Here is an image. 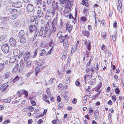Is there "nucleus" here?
<instances>
[{
  "label": "nucleus",
  "mask_w": 124,
  "mask_h": 124,
  "mask_svg": "<svg viewBox=\"0 0 124 124\" xmlns=\"http://www.w3.org/2000/svg\"><path fill=\"white\" fill-rule=\"evenodd\" d=\"M1 48L3 51L5 53H8L9 51V47L7 44L3 45L1 46Z\"/></svg>",
  "instance_id": "obj_1"
},
{
  "label": "nucleus",
  "mask_w": 124,
  "mask_h": 124,
  "mask_svg": "<svg viewBox=\"0 0 124 124\" xmlns=\"http://www.w3.org/2000/svg\"><path fill=\"white\" fill-rule=\"evenodd\" d=\"M36 26L35 25L31 24L29 26V31L30 33L34 32L37 30Z\"/></svg>",
  "instance_id": "obj_2"
},
{
  "label": "nucleus",
  "mask_w": 124,
  "mask_h": 124,
  "mask_svg": "<svg viewBox=\"0 0 124 124\" xmlns=\"http://www.w3.org/2000/svg\"><path fill=\"white\" fill-rule=\"evenodd\" d=\"M52 13L49 11H47L45 16V19L49 21L50 22L51 20V15Z\"/></svg>",
  "instance_id": "obj_3"
},
{
  "label": "nucleus",
  "mask_w": 124,
  "mask_h": 124,
  "mask_svg": "<svg viewBox=\"0 0 124 124\" xmlns=\"http://www.w3.org/2000/svg\"><path fill=\"white\" fill-rule=\"evenodd\" d=\"M9 43L12 46H15L16 44V42L13 38H10L9 40Z\"/></svg>",
  "instance_id": "obj_4"
},
{
  "label": "nucleus",
  "mask_w": 124,
  "mask_h": 124,
  "mask_svg": "<svg viewBox=\"0 0 124 124\" xmlns=\"http://www.w3.org/2000/svg\"><path fill=\"white\" fill-rule=\"evenodd\" d=\"M54 21V20L52 22V28H51L50 26H49V29H50V30H51L50 33H51L52 31L53 32H54L56 30V27L55 26V22Z\"/></svg>",
  "instance_id": "obj_5"
},
{
  "label": "nucleus",
  "mask_w": 124,
  "mask_h": 124,
  "mask_svg": "<svg viewBox=\"0 0 124 124\" xmlns=\"http://www.w3.org/2000/svg\"><path fill=\"white\" fill-rule=\"evenodd\" d=\"M13 7L16 8H20L22 7V4L20 2H16L12 4Z\"/></svg>",
  "instance_id": "obj_6"
},
{
  "label": "nucleus",
  "mask_w": 124,
  "mask_h": 124,
  "mask_svg": "<svg viewBox=\"0 0 124 124\" xmlns=\"http://www.w3.org/2000/svg\"><path fill=\"white\" fill-rule=\"evenodd\" d=\"M90 31L87 30H83L82 31L81 34L84 36L88 37L90 34Z\"/></svg>",
  "instance_id": "obj_7"
},
{
  "label": "nucleus",
  "mask_w": 124,
  "mask_h": 124,
  "mask_svg": "<svg viewBox=\"0 0 124 124\" xmlns=\"http://www.w3.org/2000/svg\"><path fill=\"white\" fill-rule=\"evenodd\" d=\"M27 10L29 12H31L33 9V6L31 4H28L27 7Z\"/></svg>",
  "instance_id": "obj_8"
},
{
  "label": "nucleus",
  "mask_w": 124,
  "mask_h": 124,
  "mask_svg": "<svg viewBox=\"0 0 124 124\" xmlns=\"http://www.w3.org/2000/svg\"><path fill=\"white\" fill-rule=\"evenodd\" d=\"M20 51L17 49H15L13 51V54L15 56H17L20 54Z\"/></svg>",
  "instance_id": "obj_9"
},
{
  "label": "nucleus",
  "mask_w": 124,
  "mask_h": 124,
  "mask_svg": "<svg viewBox=\"0 0 124 124\" xmlns=\"http://www.w3.org/2000/svg\"><path fill=\"white\" fill-rule=\"evenodd\" d=\"M102 85L101 82H100V83H99L98 85H97L95 88L96 91L97 92L100 93L101 91V90L99 91L100 89L101 88Z\"/></svg>",
  "instance_id": "obj_10"
},
{
  "label": "nucleus",
  "mask_w": 124,
  "mask_h": 124,
  "mask_svg": "<svg viewBox=\"0 0 124 124\" xmlns=\"http://www.w3.org/2000/svg\"><path fill=\"white\" fill-rule=\"evenodd\" d=\"M64 15L66 17H69V18L70 19H71V17H72L74 19V17H73L70 14H69V12L68 11H65L64 12Z\"/></svg>",
  "instance_id": "obj_11"
},
{
  "label": "nucleus",
  "mask_w": 124,
  "mask_h": 124,
  "mask_svg": "<svg viewBox=\"0 0 124 124\" xmlns=\"http://www.w3.org/2000/svg\"><path fill=\"white\" fill-rule=\"evenodd\" d=\"M63 45L64 46L66 50H67L68 48L69 44L68 41H65V42H63Z\"/></svg>",
  "instance_id": "obj_12"
},
{
  "label": "nucleus",
  "mask_w": 124,
  "mask_h": 124,
  "mask_svg": "<svg viewBox=\"0 0 124 124\" xmlns=\"http://www.w3.org/2000/svg\"><path fill=\"white\" fill-rule=\"evenodd\" d=\"M4 75L5 78L7 79L10 77L11 76V74L10 72H8L5 74Z\"/></svg>",
  "instance_id": "obj_13"
},
{
  "label": "nucleus",
  "mask_w": 124,
  "mask_h": 124,
  "mask_svg": "<svg viewBox=\"0 0 124 124\" xmlns=\"http://www.w3.org/2000/svg\"><path fill=\"white\" fill-rule=\"evenodd\" d=\"M24 35V31L23 30L19 32L18 36L20 38L23 37Z\"/></svg>",
  "instance_id": "obj_14"
},
{
  "label": "nucleus",
  "mask_w": 124,
  "mask_h": 124,
  "mask_svg": "<svg viewBox=\"0 0 124 124\" xmlns=\"http://www.w3.org/2000/svg\"><path fill=\"white\" fill-rule=\"evenodd\" d=\"M59 40L60 42H65L64 38L63 36H61L59 38Z\"/></svg>",
  "instance_id": "obj_15"
},
{
  "label": "nucleus",
  "mask_w": 124,
  "mask_h": 124,
  "mask_svg": "<svg viewBox=\"0 0 124 124\" xmlns=\"http://www.w3.org/2000/svg\"><path fill=\"white\" fill-rule=\"evenodd\" d=\"M95 79H93L90 81L88 82L89 84H90L91 85H94L95 83Z\"/></svg>",
  "instance_id": "obj_16"
},
{
  "label": "nucleus",
  "mask_w": 124,
  "mask_h": 124,
  "mask_svg": "<svg viewBox=\"0 0 124 124\" xmlns=\"http://www.w3.org/2000/svg\"><path fill=\"white\" fill-rule=\"evenodd\" d=\"M1 20L5 22H7L9 21V18L8 17H1Z\"/></svg>",
  "instance_id": "obj_17"
},
{
  "label": "nucleus",
  "mask_w": 124,
  "mask_h": 124,
  "mask_svg": "<svg viewBox=\"0 0 124 124\" xmlns=\"http://www.w3.org/2000/svg\"><path fill=\"white\" fill-rule=\"evenodd\" d=\"M37 14L38 15L39 17L40 18L42 16L43 12L40 10H38V11L37 12Z\"/></svg>",
  "instance_id": "obj_18"
},
{
  "label": "nucleus",
  "mask_w": 124,
  "mask_h": 124,
  "mask_svg": "<svg viewBox=\"0 0 124 124\" xmlns=\"http://www.w3.org/2000/svg\"><path fill=\"white\" fill-rule=\"evenodd\" d=\"M20 42L22 44H24L26 42V39L24 38H21Z\"/></svg>",
  "instance_id": "obj_19"
},
{
  "label": "nucleus",
  "mask_w": 124,
  "mask_h": 124,
  "mask_svg": "<svg viewBox=\"0 0 124 124\" xmlns=\"http://www.w3.org/2000/svg\"><path fill=\"white\" fill-rule=\"evenodd\" d=\"M13 26L16 27L19 26V23L18 22L14 21L12 22Z\"/></svg>",
  "instance_id": "obj_20"
},
{
  "label": "nucleus",
  "mask_w": 124,
  "mask_h": 124,
  "mask_svg": "<svg viewBox=\"0 0 124 124\" xmlns=\"http://www.w3.org/2000/svg\"><path fill=\"white\" fill-rule=\"evenodd\" d=\"M67 28L68 29V30L69 32L71 31L72 30V25H71V24H68L67 25Z\"/></svg>",
  "instance_id": "obj_21"
},
{
  "label": "nucleus",
  "mask_w": 124,
  "mask_h": 124,
  "mask_svg": "<svg viewBox=\"0 0 124 124\" xmlns=\"http://www.w3.org/2000/svg\"><path fill=\"white\" fill-rule=\"evenodd\" d=\"M42 2V0H36L35 1V2L36 3V4L39 6L41 5Z\"/></svg>",
  "instance_id": "obj_22"
},
{
  "label": "nucleus",
  "mask_w": 124,
  "mask_h": 124,
  "mask_svg": "<svg viewBox=\"0 0 124 124\" xmlns=\"http://www.w3.org/2000/svg\"><path fill=\"white\" fill-rule=\"evenodd\" d=\"M4 63H0V72L1 71L4 67Z\"/></svg>",
  "instance_id": "obj_23"
},
{
  "label": "nucleus",
  "mask_w": 124,
  "mask_h": 124,
  "mask_svg": "<svg viewBox=\"0 0 124 124\" xmlns=\"http://www.w3.org/2000/svg\"><path fill=\"white\" fill-rule=\"evenodd\" d=\"M20 79V78L18 76H16L13 79V82L15 83L16 82L18 81Z\"/></svg>",
  "instance_id": "obj_24"
},
{
  "label": "nucleus",
  "mask_w": 124,
  "mask_h": 124,
  "mask_svg": "<svg viewBox=\"0 0 124 124\" xmlns=\"http://www.w3.org/2000/svg\"><path fill=\"white\" fill-rule=\"evenodd\" d=\"M87 96H90V95H89V96L88 95H86L84 96L83 98V102L84 103L86 102L87 101Z\"/></svg>",
  "instance_id": "obj_25"
},
{
  "label": "nucleus",
  "mask_w": 124,
  "mask_h": 124,
  "mask_svg": "<svg viewBox=\"0 0 124 124\" xmlns=\"http://www.w3.org/2000/svg\"><path fill=\"white\" fill-rule=\"evenodd\" d=\"M70 2L69 1V2H67L65 4V7L67 8H69L70 7Z\"/></svg>",
  "instance_id": "obj_26"
},
{
  "label": "nucleus",
  "mask_w": 124,
  "mask_h": 124,
  "mask_svg": "<svg viewBox=\"0 0 124 124\" xmlns=\"http://www.w3.org/2000/svg\"><path fill=\"white\" fill-rule=\"evenodd\" d=\"M22 93H24L25 94V96H26V97H27L28 96V92L24 90L23 89L22 91Z\"/></svg>",
  "instance_id": "obj_27"
},
{
  "label": "nucleus",
  "mask_w": 124,
  "mask_h": 124,
  "mask_svg": "<svg viewBox=\"0 0 124 124\" xmlns=\"http://www.w3.org/2000/svg\"><path fill=\"white\" fill-rule=\"evenodd\" d=\"M43 64V62L41 61H39L38 63V65L39 67H40Z\"/></svg>",
  "instance_id": "obj_28"
},
{
  "label": "nucleus",
  "mask_w": 124,
  "mask_h": 124,
  "mask_svg": "<svg viewBox=\"0 0 124 124\" xmlns=\"http://www.w3.org/2000/svg\"><path fill=\"white\" fill-rule=\"evenodd\" d=\"M11 13L12 14H17V10L15 9H13L11 11Z\"/></svg>",
  "instance_id": "obj_29"
},
{
  "label": "nucleus",
  "mask_w": 124,
  "mask_h": 124,
  "mask_svg": "<svg viewBox=\"0 0 124 124\" xmlns=\"http://www.w3.org/2000/svg\"><path fill=\"white\" fill-rule=\"evenodd\" d=\"M16 59L15 58H11L9 61V62L10 63H12L15 61Z\"/></svg>",
  "instance_id": "obj_30"
},
{
  "label": "nucleus",
  "mask_w": 124,
  "mask_h": 124,
  "mask_svg": "<svg viewBox=\"0 0 124 124\" xmlns=\"http://www.w3.org/2000/svg\"><path fill=\"white\" fill-rule=\"evenodd\" d=\"M46 51L44 50H42L41 52L39 53V55L41 56H43L45 55Z\"/></svg>",
  "instance_id": "obj_31"
},
{
  "label": "nucleus",
  "mask_w": 124,
  "mask_h": 124,
  "mask_svg": "<svg viewBox=\"0 0 124 124\" xmlns=\"http://www.w3.org/2000/svg\"><path fill=\"white\" fill-rule=\"evenodd\" d=\"M55 78H51L48 81V84L50 85L53 83V81L55 80Z\"/></svg>",
  "instance_id": "obj_32"
},
{
  "label": "nucleus",
  "mask_w": 124,
  "mask_h": 124,
  "mask_svg": "<svg viewBox=\"0 0 124 124\" xmlns=\"http://www.w3.org/2000/svg\"><path fill=\"white\" fill-rule=\"evenodd\" d=\"M86 48H87L89 51H90V50L91 49L90 42H89L88 44H87Z\"/></svg>",
  "instance_id": "obj_33"
},
{
  "label": "nucleus",
  "mask_w": 124,
  "mask_h": 124,
  "mask_svg": "<svg viewBox=\"0 0 124 124\" xmlns=\"http://www.w3.org/2000/svg\"><path fill=\"white\" fill-rule=\"evenodd\" d=\"M17 16V14H15L13 15L11 17L12 19L14 20L16 18Z\"/></svg>",
  "instance_id": "obj_34"
},
{
  "label": "nucleus",
  "mask_w": 124,
  "mask_h": 124,
  "mask_svg": "<svg viewBox=\"0 0 124 124\" xmlns=\"http://www.w3.org/2000/svg\"><path fill=\"white\" fill-rule=\"evenodd\" d=\"M30 54V53L29 52L26 53H25V57L27 59H28L29 57V55Z\"/></svg>",
  "instance_id": "obj_35"
},
{
  "label": "nucleus",
  "mask_w": 124,
  "mask_h": 124,
  "mask_svg": "<svg viewBox=\"0 0 124 124\" xmlns=\"http://www.w3.org/2000/svg\"><path fill=\"white\" fill-rule=\"evenodd\" d=\"M31 61L29 60L27 61L26 62V66H29L31 65Z\"/></svg>",
  "instance_id": "obj_36"
},
{
  "label": "nucleus",
  "mask_w": 124,
  "mask_h": 124,
  "mask_svg": "<svg viewBox=\"0 0 124 124\" xmlns=\"http://www.w3.org/2000/svg\"><path fill=\"white\" fill-rule=\"evenodd\" d=\"M3 101L5 102H9L11 101V99H6L3 100Z\"/></svg>",
  "instance_id": "obj_37"
},
{
  "label": "nucleus",
  "mask_w": 124,
  "mask_h": 124,
  "mask_svg": "<svg viewBox=\"0 0 124 124\" xmlns=\"http://www.w3.org/2000/svg\"><path fill=\"white\" fill-rule=\"evenodd\" d=\"M115 92L117 94H118L120 92V90L119 88L117 87L115 90Z\"/></svg>",
  "instance_id": "obj_38"
},
{
  "label": "nucleus",
  "mask_w": 124,
  "mask_h": 124,
  "mask_svg": "<svg viewBox=\"0 0 124 124\" xmlns=\"http://www.w3.org/2000/svg\"><path fill=\"white\" fill-rule=\"evenodd\" d=\"M47 98V97L46 95V94H44L43 95V99L44 101H45L46 100V99Z\"/></svg>",
  "instance_id": "obj_39"
},
{
  "label": "nucleus",
  "mask_w": 124,
  "mask_h": 124,
  "mask_svg": "<svg viewBox=\"0 0 124 124\" xmlns=\"http://www.w3.org/2000/svg\"><path fill=\"white\" fill-rule=\"evenodd\" d=\"M91 58H92V57H91ZM93 59H91V58L90 60V61L88 62L86 65V67H88L90 65V63H91V61H92V60Z\"/></svg>",
  "instance_id": "obj_40"
},
{
  "label": "nucleus",
  "mask_w": 124,
  "mask_h": 124,
  "mask_svg": "<svg viewBox=\"0 0 124 124\" xmlns=\"http://www.w3.org/2000/svg\"><path fill=\"white\" fill-rule=\"evenodd\" d=\"M34 109V108L33 107L30 106L29 107V111L30 112H32L33 111Z\"/></svg>",
  "instance_id": "obj_41"
},
{
  "label": "nucleus",
  "mask_w": 124,
  "mask_h": 124,
  "mask_svg": "<svg viewBox=\"0 0 124 124\" xmlns=\"http://www.w3.org/2000/svg\"><path fill=\"white\" fill-rule=\"evenodd\" d=\"M53 47H52L51 48V49H50V50L48 51V54H50L53 51Z\"/></svg>",
  "instance_id": "obj_42"
},
{
  "label": "nucleus",
  "mask_w": 124,
  "mask_h": 124,
  "mask_svg": "<svg viewBox=\"0 0 124 124\" xmlns=\"http://www.w3.org/2000/svg\"><path fill=\"white\" fill-rule=\"evenodd\" d=\"M6 38V36L4 35H2L0 37V41Z\"/></svg>",
  "instance_id": "obj_43"
},
{
  "label": "nucleus",
  "mask_w": 124,
  "mask_h": 124,
  "mask_svg": "<svg viewBox=\"0 0 124 124\" xmlns=\"http://www.w3.org/2000/svg\"><path fill=\"white\" fill-rule=\"evenodd\" d=\"M76 50V48L75 47H73L71 51V53L72 54H73L74 52Z\"/></svg>",
  "instance_id": "obj_44"
},
{
  "label": "nucleus",
  "mask_w": 124,
  "mask_h": 124,
  "mask_svg": "<svg viewBox=\"0 0 124 124\" xmlns=\"http://www.w3.org/2000/svg\"><path fill=\"white\" fill-rule=\"evenodd\" d=\"M66 80L65 83L66 84H68L70 82V79L68 78L66 79Z\"/></svg>",
  "instance_id": "obj_45"
},
{
  "label": "nucleus",
  "mask_w": 124,
  "mask_h": 124,
  "mask_svg": "<svg viewBox=\"0 0 124 124\" xmlns=\"http://www.w3.org/2000/svg\"><path fill=\"white\" fill-rule=\"evenodd\" d=\"M10 120H7L5 121L3 123L4 124H6L8 123H10Z\"/></svg>",
  "instance_id": "obj_46"
},
{
  "label": "nucleus",
  "mask_w": 124,
  "mask_h": 124,
  "mask_svg": "<svg viewBox=\"0 0 124 124\" xmlns=\"http://www.w3.org/2000/svg\"><path fill=\"white\" fill-rule=\"evenodd\" d=\"M112 98L114 101H115L116 99V97L115 95H113L112 97Z\"/></svg>",
  "instance_id": "obj_47"
},
{
  "label": "nucleus",
  "mask_w": 124,
  "mask_h": 124,
  "mask_svg": "<svg viewBox=\"0 0 124 124\" xmlns=\"http://www.w3.org/2000/svg\"><path fill=\"white\" fill-rule=\"evenodd\" d=\"M90 53V52H88L87 51H86V52L85 54L86 55V56H85V57L86 58L88 57L89 56V54Z\"/></svg>",
  "instance_id": "obj_48"
},
{
  "label": "nucleus",
  "mask_w": 124,
  "mask_h": 124,
  "mask_svg": "<svg viewBox=\"0 0 124 124\" xmlns=\"http://www.w3.org/2000/svg\"><path fill=\"white\" fill-rule=\"evenodd\" d=\"M46 92L47 94L49 95H50V90L49 88H47L46 89Z\"/></svg>",
  "instance_id": "obj_49"
},
{
  "label": "nucleus",
  "mask_w": 124,
  "mask_h": 124,
  "mask_svg": "<svg viewBox=\"0 0 124 124\" xmlns=\"http://www.w3.org/2000/svg\"><path fill=\"white\" fill-rule=\"evenodd\" d=\"M52 4V6L53 7H54V8L55 7V6H56L55 2L54 0L53 1Z\"/></svg>",
  "instance_id": "obj_50"
},
{
  "label": "nucleus",
  "mask_w": 124,
  "mask_h": 124,
  "mask_svg": "<svg viewBox=\"0 0 124 124\" xmlns=\"http://www.w3.org/2000/svg\"><path fill=\"white\" fill-rule=\"evenodd\" d=\"M58 13H56V17L54 19V20H55V21L56 22V20L58 19Z\"/></svg>",
  "instance_id": "obj_51"
},
{
  "label": "nucleus",
  "mask_w": 124,
  "mask_h": 124,
  "mask_svg": "<svg viewBox=\"0 0 124 124\" xmlns=\"http://www.w3.org/2000/svg\"><path fill=\"white\" fill-rule=\"evenodd\" d=\"M114 24H113V26L114 27H116L117 26V23L116 21H114Z\"/></svg>",
  "instance_id": "obj_52"
},
{
  "label": "nucleus",
  "mask_w": 124,
  "mask_h": 124,
  "mask_svg": "<svg viewBox=\"0 0 124 124\" xmlns=\"http://www.w3.org/2000/svg\"><path fill=\"white\" fill-rule=\"evenodd\" d=\"M32 73V72H31L26 74L25 76V77L26 78H28Z\"/></svg>",
  "instance_id": "obj_53"
},
{
  "label": "nucleus",
  "mask_w": 124,
  "mask_h": 124,
  "mask_svg": "<svg viewBox=\"0 0 124 124\" xmlns=\"http://www.w3.org/2000/svg\"><path fill=\"white\" fill-rule=\"evenodd\" d=\"M81 20L83 22H85L86 20V18L85 17L83 16L81 17Z\"/></svg>",
  "instance_id": "obj_54"
},
{
  "label": "nucleus",
  "mask_w": 124,
  "mask_h": 124,
  "mask_svg": "<svg viewBox=\"0 0 124 124\" xmlns=\"http://www.w3.org/2000/svg\"><path fill=\"white\" fill-rule=\"evenodd\" d=\"M77 100L76 98H74L72 101L73 103L75 104L77 103Z\"/></svg>",
  "instance_id": "obj_55"
},
{
  "label": "nucleus",
  "mask_w": 124,
  "mask_h": 124,
  "mask_svg": "<svg viewBox=\"0 0 124 124\" xmlns=\"http://www.w3.org/2000/svg\"><path fill=\"white\" fill-rule=\"evenodd\" d=\"M45 30H44V32L45 33L44 34V36L46 35V34L47 33V32H48V29H46V28H45Z\"/></svg>",
  "instance_id": "obj_56"
},
{
  "label": "nucleus",
  "mask_w": 124,
  "mask_h": 124,
  "mask_svg": "<svg viewBox=\"0 0 124 124\" xmlns=\"http://www.w3.org/2000/svg\"><path fill=\"white\" fill-rule=\"evenodd\" d=\"M69 0H63L62 2V4H64L65 3H67L68 2H69Z\"/></svg>",
  "instance_id": "obj_57"
},
{
  "label": "nucleus",
  "mask_w": 124,
  "mask_h": 124,
  "mask_svg": "<svg viewBox=\"0 0 124 124\" xmlns=\"http://www.w3.org/2000/svg\"><path fill=\"white\" fill-rule=\"evenodd\" d=\"M119 5L118 6H117V9L119 10V11L120 12V9L121 8V6H120V3H119Z\"/></svg>",
  "instance_id": "obj_58"
},
{
  "label": "nucleus",
  "mask_w": 124,
  "mask_h": 124,
  "mask_svg": "<svg viewBox=\"0 0 124 124\" xmlns=\"http://www.w3.org/2000/svg\"><path fill=\"white\" fill-rule=\"evenodd\" d=\"M89 112L90 114L93 111L92 109L91 108H89Z\"/></svg>",
  "instance_id": "obj_59"
},
{
  "label": "nucleus",
  "mask_w": 124,
  "mask_h": 124,
  "mask_svg": "<svg viewBox=\"0 0 124 124\" xmlns=\"http://www.w3.org/2000/svg\"><path fill=\"white\" fill-rule=\"evenodd\" d=\"M5 84V86L4 87V88L5 90L8 87L9 85L6 84Z\"/></svg>",
  "instance_id": "obj_60"
},
{
  "label": "nucleus",
  "mask_w": 124,
  "mask_h": 124,
  "mask_svg": "<svg viewBox=\"0 0 124 124\" xmlns=\"http://www.w3.org/2000/svg\"><path fill=\"white\" fill-rule=\"evenodd\" d=\"M35 19V18L33 17L32 16L31 17V22H33L34 21Z\"/></svg>",
  "instance_id": "obj_61"
},
{
  "label": "nucleus",
  "mask_w": 124,
  "mask_h": 124,
  "mask_svg": "<svg viewBox=\"0 0 124 124\" xmlns=\"http://www.w3.org/2000/svg\"><path fill=\"white\" fill-rule=\"evenodd\" d=\"M57 100L58 101L60 102L61 101V98L60 96H58L57 97Z\"/></svg>",
  "instance_id": "obj_62"
},
{
  "label": "nucleus",
  "mask_w": 124,
  "mask_h": 124,
  "mask_svg": "<svg viewBox=\"0 0 124 124\" xmlns=\"http://www.w3.org/2000/svg\"><path fill=\"white\" fill-rule=\"evenodd\" d=\"M43 122V121L41 119L39 120L38 121L37 123L38 124H39Z\"/></svg>",
  "instance_id": "obj_63"
},
{
  "label": "nucleus",
  "mask_w": 124,
  "mask_h": 124,
  "mask_svg": "<svg viewBox=\"0 0 124 124\" xmlns=\"http://www.w3.org/2000/svg\"><path fill=\"white\" fill-rule=\"evenodd\" d=\"M49 25V23L48 22L47 23H46V26H45V28H46V29H48V27Z\"/></svg>",
  "instance_id": "obj_64"
}]
</instances>
